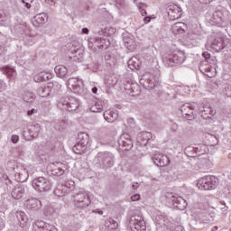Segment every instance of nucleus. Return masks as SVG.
<instances>
[{
  "instance_id": "37",
  "label": "nucleus",
  "mask_w": 231,
  "mask_h": 231,
  "mask_svg": "<svg viewBox=\"0 0 231 231\" xmlns=\"http://www.w3.org/2000/svg\"><path fill=\"white\" fill-rule=\"evenodd\" d=\"M53 75L50 72H40L34 76L35 82H39V79H52Z\"/></svg>"
},
{
  "instance_id": "26",
  "label": "nucleus",
  "mask_w": 231,
  "mask_h": 231,
  "mask_svg": "<svg viewBox=\"0 0 231 231\" xmlns=\"http://www.w3.org/2000/svg\"><path fill=\"white\" fill-rule=\"evenodd\" d=\"M213 24H220L223 23V13L221 11H216L210 19Z\"/></svg>"
},
{
  "instance_id": "10",
  "label": "nucleus",
  "mask_w": 231,
  "mask_h": 231,
  "mask_svg": "<svg viewBox=\"0 0 231 231\" xmlns=\"http://www.w3.org/2000/svg\"><path fill=\"white\" fill-rule=\"evenodd\" d=\"M49 171H51L53 176H62L64 171H66V165L61 162L51 163L48 166Z\"/></svg>"
},
{
  "instance_id": "31",
  "label": "nucleus",
  "mask_w": 231,
  "mask_h": 231,
  "mask_svg": "<svg viewBox=\"0 0 231 231\" xmlns=\"http://www.w3.org/2000/svg\"><path fill=\"white\" fill-rule=\"evenodd\" d=\"M2 71L4 75H6L7 79L15 78V69L14 68H11L10 66H5L2 68Z\"/></svg>"
},
{
  "instance_id": "59",
  "label": "nucleus",
  "mask_w": 231,
  "mask_h": 231,
  "mask_svg": "<svg viewBox=\"0 0 231 231\" xmlns=\"http://www.w3.org/2000/svg\"><path fill=\"white\" fill-rule=\"evenodd\" d=\"M23 3L26 6V8H32V5L25 3L24 0H23Z\"/></svg>"
},
{
  "instance_id": "36",
  "label": "nucleus",
  "mask_w": 231,
  "mask_h": 231,
  "mask_svg": "<svg viewBox=\"0 0 231 231\" xmlns=\"http://www.w3.org/2000/svg\"><path fill=\"white\" fill-rule=\"evenodd\" d=\"M23 100L27 103L33 102L35 100V94L29 91H25L23 94Z\"/></svg>"
},
{
  "instance_id": "54",
  "label": "nucleus",
  "mask_w": 231,
  "mask_h": 231,
  "mask_svg": "<svg viewBox=\"0 0 231 231\" xmlns=\"http://www.w3.org/2000/svg\"><path fill=\"white\" fill-rule=\"evenodd\" d=\"M202 5H208L209 3H212L214 0H199Z\"/></svg>"
},
{
  "instance_id": "48",
  "label": "nucleus",
  "mask_w": 231,
  "mask_h": 231,
  "mask_svg": "<svg viewBox=\"0 0 231 231\" xmlns=\"http://www.w3.org/2000/svg\"><path fill=\"white\" fill-rule=\"evenodd\" d=\"M6 89V83L0 80V91H5Z\"/></svg>"
},
{
  "instance_id": "1",
  "label": "nucleus",
  "mask_w": 231,
  "mask_h": 231,
  "mask_svg": "<svg viewBox=\"0 0 231 231\" xmlns=\"http://www.w3.org/2000/svg\"><path fill=\"white\" fill-rule=\"evenodd\" d=\"M95 169H109L115 165V156L109 152H99L92 162Z\"/></svg>"
},
{
  "instance_id": "61",
  "label": "nucleus",
  "mask_w": 231,
  "mask_h": 231,
  "mask_svg": "<svg viewBox=\"0 0 231 231\" xmlns=\"http://www.w3.org/2000/svg\"><path fill=\"white\" fill-rule=\"evenodd\" d=\"M54 194H56L57 196H60V195L59 194V189H56V190L54 191Z\"/></svg>"
},
{
  "instance_id": "17",
  "label": "nucleus",
  "mask_w": 231,
  "mask_h": 231,
  "mask_svg": "<svg viewBox=\"0 0 231 231\" xmlns=\"http://www.w3.org/2000/svg\"><path fill=\"white\" fill-rule=\"evenodd\" d=\"M35 226L38 228V231H57V228H55V226L42 220L36 221Z\"/></svg>"
},
{
  "instance_id": "13",
  "label": "nucleus",
  "mask_w": 231,
  "mask_h": 231,
  "mask_svg": "<svg viewBox=\"0 0 231 231\" xmlns=\"http://www.w3.org/2000/svg\"><path fill=\"white\" fill-rule=\"evenodd\" d=\"M171 201L173 207L178 208V210H185V208H187V200H185V199L182 197L172 195L171 197Z\"/></svg>"
},
{
  "instance_id": "42",
  "label": "nucleus",
  "mask_w": 231,
  "mask_h": 231,
  "mask_svg": "<svg viewBox=\"0 0 231 231\" xmlns=\"http://www.w3.org/2000/svg\"><path fill=\"white\" fill-rule=\"evenodd\" d=\"M61 187H63V190H66V189H75V182L73 180H68L64 183V185H61Z\"/></svg>"
},
{
  "instance_id": "64",
  "label": "nucleus",
  "mask_w": 231,
  "mask_h": 231,
  "mask_svg": "<svg viewBox=\"0 0 231 231\" xmlns=\"http://www.w3.org/2000/svg\"><path fill=\"white\" fill-rule=\"evenodd\" d=\"M23 136H26V131L23 130Z\"/></svg>"
},
{
  "instance_id": "39",
  "label": "nucleus",
  "mask_w": 231,
  "mask_h": 231,
  "mask_svg": "<svg viewBox=\"0 0 231 231\" xmlns=\"http://www.w3.org/2000/svg\"><path fill=\"white\" fill-rule=\"evenodd\" d=\"M185 60V59L181 56H180L179 54H173L171 58H170V62H172L173 64H181L183 63Z\"/></svg>"
},
{
  "instance_id": "14",
  "label": "nucleus",
  "mask_w": 231,
  "mask_h": 231,
  "mask_svg": "<svg viewBox=\"0 0 231 231\" xmlns=\"http://www.w3.org/2000/svg\"><path fill=\"white\" fill-rule=\"evenodd\" d=\"M152 162L157 165V167H165V165L170 163L171 161L167 155L155 153L152 157Z\"/></svg>"
},
{
  "instance_id": "6",
  "label": "nucleus",
  "mask_w": 231,
  "mask_h": 231,
  "mask_svg": "<svg viewBox=\"0 0 231 231\" xmlns=\"http://www.w3.org/2000/svg\"><path fill=\"white\" fill-rule=\"evenodd\" d=\"M216 185H217V179L214 176L203 177L198 182L199 189H203L204 190H212V189H216Z\"/></svg>"
},
{
  "instance_id": "7",
  "label": "nucleus",
  "mask_w": 231,
  "mask_h": 231,
  "mask_svg": "<svg viewBox=\"0 0 231 231\" xmlns=\"http://www.w3.org/2000/svg\"><path fill=\"white\" fill-rule=\"evenodd\" d=\"M197 109H198V106L190 103H185L180 106L182 116L184 118H187V120L196 119V114H194V111H196Z\"/></svg>"
},
{
  "instance_id": "58",
  "label": "nucleus",
  "mask_w": 231,
  "mask_h": 231,
  "mask_svg": "<svg viewBox=\"0 0 231 231\" xmlns=\"http://www.w3.org/2000/svg\"><path fill=\"white\" fill-rule=\"evenodd\" d=\"M82 32L88 34V33H89V29H88V28H83V29H82Z\"/></svg>"
},
{
  "instance_id": "8",
  "label": "nucleus",
  "mask_w": 231,
  "mask_h": 231,
  "mask_svg": "<svg viewBox=\"0 0 231 231\" xmlns=\"http://www.w3.org/2000/svg\"><path fill=\"white\" fill-rule=\"evenodd\" d=\"M68 87L70 91H73V93H80L84 87V81L78 78H69L68 79Z\"/></svg>"
},
{
  "instance_id": "12",
  "label": "nucleus",
  "mask_w": 231,
  "mask_h": 231,
  "mask_svg": "<svg viewBox=\"0 0 231 231\" xmlns=\"http://www.w3.org/2000/svg\"><path fill=\"white\" fill-rule=\"evenodd\" d=\"M166 12L168 14V17H170L171 21H175V19H180V17H181V9L177 5H168Z\"/></svg>"
},
{
  "instance_id": "47",
  "label": "nucleus",
  "mask_w": 231,
  "mask_h": 231,
  "mask_svg": "<svg viewBox=\"0 0 231 231\" xmlns=\"http://www.w3.org/2000/svg\"><path fill=\"white\" fill-rule=\"evenodd\" d=\"M38 110L37 108H32L31 110L27 111L28 116H32V115H37Z\"/></svg>"
},
{
  "instance_id": "27",
  "label": "nucleus",
  "mask_w": 231,
  "mask_h": 231,
  "mask_svg": "<svg viewBox=\"0 0 231 231\" xmlns=\"http://www.w3.org/2000/svg\"><path fill=\"white\" fill-rule=\"evenodd\" d=\"M54 71L60 79H64L68 75V69L63 65H58L55 67Z\"/></svg>"
},
{
  "instance_id": "51",
  "label": "nucleus",
  "mask_w": 231,
  "mask_h": 231,
  "mask_svg": "<svg viewBox=\"0 0 231 231\" xmlns=\"http://www.w3.org/2000/svg\"><path fill=\"white\" fill-rule=\"evenodd\" d=\"M131 199H132L133 201H139V199H140V194H135V195L132 196V197H131Z\"/></svg>"
},
{
  "instance_id": "22",
  "label": "nucleus",
  "mask_w": 231,
  "mask_h": 231,
  "mask_svg": "<svg viewBox=\"0 0 231 231\" xmlns=\"http://www.w3.org/2000/svg\"><path fill=\"white\" fill-rule=\"evenodd\" d=\"M120 142L124 147H127V149H131L133 147V140L131 139V135L129 134H123L120 137Z\"/></svg>"
},
{
  "instance_id": "45",
  "label": "nucleus",
  "mask_w": 231,
  "mask_h": 231,
  "mask_svg": "<svg viewBox=\"0 0 231 231\" xmlns=\"http://www.w3.org/2000/svg\"><path fill=\"white\" fill-rule=\"evenodd\" d=\"M105 32L106 35L111 36L116 33V29H115L114 27H109V28H106Z\"/></svg>"
},
{
  "instance_id": "56",
  "label": "nucleus",
  "mask_w": 231,
  "mask_h": 231,
  "mask_svg": "<svg viewBox=\"0 0 231 231\" xmlns=\"http://www.w3.org/2000/svg\"><path fill=\"white\" fill-rule=\"evenodd\" d=\"M134 190H136V189H138L139 185H138V182H135L132 185Z\"/></svg>"
},
{
  "instance_id": "35",
  "label": "nucleus",
  "mask_w": 231,
  "mask_h": 231,
  "mask_svg": "<svg viewBox=\"0 0 231 231\" xmlns=\"http://www.w3.org/2000/svg\"><path fill=\"white\" fill-rule=\"evenodd\" d=\"M88 151V146H82L79 143L73 147L75 154H84Z\"/></svg>"
},
{
  "instance_id": "9",
  "label": "nucleus",
  "mask_w": 231,
  "mask_h": 231,
  "mask_svg": "<svg viewBox=\"0 0 231 231\" xmlns=\"http://www.w3.org/2000/svg\"><path fill=\"white\" fill-rule=\"evenodd\" d=\"M140 85L144 88V89H154L158 86V81L154 80V78L151 75H145L140 79Z\"/></svg>"
},
{
  "instance_id": "24",
  "label": "nucleus",
  "mask_w": 231,
  "mask_h": 231,
  "mask_svg": "<svg viewBox=\"0 0 231 231\" xmlns=\"http://www.w3.org/2000/svg\"><path fill=\"white\" fill-rule=\"evenodd\" d=\"M50 93H51V84L48 86L40 87L37 89V94L39 97H50Z\"/></svg>"
},
{
  "instance_id": "30",
  "label": "nucleus",
  "mask_w": 231,
  "mask_h": 231,
  "mask_svg": "<svg viewBox=\"0 0 231 231\" xmlns=\"http://www.w3.org/2000/svg\"><path fill=\"white\" fill-rule=\"evenodd\" d=\"M14 32L19 35H24L28 32V26L26 23H17L14 25Z\"/></svg>"
},
{
  "instance_id": "16",
  "label": "nucleus",
  "mask_w": 231,
  "mask_h": 231,
  "mask_svg": "<svg viewBox=\"0 0 231 231\" xmlns=\"http://www.w3.org/2000/svg\"><path fill=\"white\" fill-rule=\"evenodd\" d=\"M24 192H26L24 185L20 184L13 189L11 192L12 198H14V199H21V198L24 196Z\"/></svg>"
},
{
  "instance_id": "33",
  "label": "nucleus",
  "mask_w": 231,
  "mask_h": 231,
  "mask_svg": "<svg viewBox=\"0 0 231 231\" xmlns=\"http://www.w3.org/2000/svg\"><path fill=\"white\" fill-rule=\"evenodd\" d=\"M205 149H207V146H205L204 144H197L192 148L191 151L195 152V154L201 156L202 154H205V152H207Z\"/></svg>"
},
{
  "instance_id": "53",
  "label": "nucleus",
  "mask_w": 231,
  "mask_h": 231,
  "mask_svg": "<svg viewBox=\"0 0 231 231\" xmlns=\"http://www.w3.org/2000/svg\"><path fill=\"white\" fill-rule=\"evenodd\" d=\"M173 231H185L181 226H177L173 228Z\"/></svg>"
},
{
  "instance_id": "52",
  "label": "nucleus",
  "mask_w": 231,
  "mask_h": 231,
  "mask_svg": "<svg viewBox=\"0 0 231 231\" xmlns=\"http://www.w3.org/2000/svg\"><path fill=\"white\" fill-rule=\"evenodd\" d=\"M42 107H44V110L46 111V109H48V107H50V102L45 101L42 103Z\"/></svg>"
},
{
  "instance_id": "3",
  "label": "nucleus",
  "mask_w": 231,
  "mask_h": 231,
  "mask_svg": "<svg viewBox=\"0 0 231 231\" xmlns=\"http://www.w3.org/2000/svg\"><path fill=\"white\" fill-rule=\"evenodd\" d=\"M128 228L131 231H145L147 226L143 220V217L140 215H133L128 218Z\"/></svg>"
},
{
  "instance_id": "5",
  "label": "nucleus",
  "mask_w": 231,
  "mask_h": 231,
  "mask_svg": "<svg viewBox=\"0 0 231 231\" xmlns=\"http://www.w3.org/2000/svg\"><path fill=\"white\" fill-rule=\"evenodd\" d=\"M32 187L37 192H48L51 189V181L44 177H38L32 180Z\"/></svg>"
},
{
  "instance_id": "20",
  "label": "nucleus",
  "mask_w": 231,
  "mask_h": 231,
  "mask_svg": "<svg viewBox=\"0 0 231 231\" xmlns=\"http://www.w3.org/2000/svg\"><path fill=\"white\" fill-rule=\"evenodd\" d=\"M156 226L157 228H165L169 226V218L163 215H158L156 217Z\"/></svg>"
},
{
  "instance_id": "55",
  "label": "nucleus",
  "mask_w": 231,
  "mask_h": 231,
  "mask_svg": "<svg viewBox=\"0 0 231 231\" xmlns=\"http://www.w3.org/2000/svg\"><path fill=\"white\" fill-rule=\"evenodd\" d=\"M202 55H203L204 59H206V60L210 59V53H208V51L204 52Z\"/></svg>"
},
{
  "instance_id": "60",
  "label": "nucleus",
  "mask_w": 231,
  "mask_h": 231,
  "mask_svg": "<svg viewBox=\"0 0 231 231\" xmlns=\"http://www.w3.org/2000/svg\"><path fill=\"white\" fill-rule=\"evenodd\" d=\"M97 91H98V88L97 87H94L92 88V93L97 94Z\"/></svg>"
},
{
  "instance_id": "50",
  "label": "nucleus",
  "mask_w": 231,
  "mask_h": 231,
  "mask_svg": "<svg viewBox=\"0 0 231 231\" xmlns=\"http://www.w3.org/2000/svg\"><path fill=\"white\" fill-rule=\"evenodd\" d=\"M11 141L13 143H17V142H19V137L17 135H12Z\"/></svg>"
},
{
  "instance_id": "25",
  "label": "nucleus",
  "mask_w": 231,
  "mask_h": 231,
  "mask_svg": "<svg viewBox=\"0 0 231 231\" xmlns=\"http://www.w3.org/2000/svg\"><path fill=\"white\" fill-rule=\"evenodd\" d=\"M48 22V15L44 13L39 14L36 16H34V26H38L39 24H44V23Z\"/></svg>"
},
{
  "instance_id": "11",
  "label": "nucleus",
  "mask_w": 231,
  "mask_h": 231,
  "mask_svg": "<svg viewBox=\"0 0 231 231\" xmlns=\"http://www.w3.org/2000/svg\"><path fill=\"white\" fill-rule=\"evenodd\" d=\"M123 42L129 50V51H134L136 50V42L134 41V36L129 34V33H124L123 34Z\"/></svg>"
},
{
  "instance_id": "40",
  "label": "nucleus",
  "mask_w": 231,
  "mask_h": 231,
  "mask_svg": "<svg viewBox=\"0 0 231 231\" xmlns=\"http://www.w3.org/2000/svg\"><path fill=\"white\" fill-rule=\"evenodd\" d=\"M17 219L22 221L23 223H26L28 221V217H26V213L23 211H17L16 212Z\"/></svg>"
},
{
  "instance_id": "41",
  "label": "nucleus",
  "mask_w": 231,
  "mask_h": 231,
  "mask_svg": "<svg viewBox=\"0 0 231 231\" xmlns=\"http://www.w3.org/2000/svg\"><path fill=\"white\" fill-rule=\"evenodd\" d=\"M18 176L20 177V181H26V180H28V177H29L28 171L23 169L22 172L18 173Z\"/></svg>"
},
{
  "instance_id": "29",
  "label": "nucleus",
  "mask_w": 231,
  "mask_h": 231,
  "mask_svg": "<svg viewBox=\"0 0 231 231\" xmlns=\"http://www.w3.org/2000/svg\"><path fill=\"white\" fill-rule=\"evenodd\" d=\"M105 226L108 231L116 230V228H118V222L115 221L113 218H109L105 221Z\"/></svg>"
},
{
  "instance_id": "49",
  "label": "nucleus",
  "mask_w": 231,
  "mask_h": 231,
  "mask_svg": "<svg viewBox=\"0 0 231 231\" xmlns=\"http://www.w3.org/2000/svg\"><path fill=\"white\" fill-rule=\"evenodd\" d=\"M90 111H92V113H100V110H98V108L96 107V106L94 104L90 107Z\"/></svg>"
},
{
  "instance_id": "2",
  "label": "nucleus",
  "mask_w": 231,
  "mask_h": 231,
  "mask_svg": "<svg viewBox=\"0 0 231 231\" xmlns=\"http://www.w3.org/2000/svg\"><path fill=\"white\" fill-rule=\"evenodd\" d=\"M72 202L76 208H88L91 203L89 195L86 191L75 192L72 196Z\"/></svg>"
},
{
  "instance_id": "46",
  "label": "nucleus",
  "mask_w": 231,
  "mask_h": 231,
  "mask_svg": "<svg viewBox=\"0 0 231 231\" xmlns=\"http://www.w3.org/2000/svg\"><path fill=\"white\" fill-rule=\"evenodd\" d=\"M94 106L98 109V111H102V109L104 108L102 101H95Z\"/></svg>"
},
{
  "instance_id": "15",
  "label": "nucleus",
  "mask_w": 231,
  "mask_h": 231,
  "mask_svg": "<svg viewBox=\"0 0 231 231\" xmlns=\"http://www.w3.org/2000/svg\"><path fill=\"white\" fill-rule=\"evenodd\" d=\"M25 207L29 210H40L42 203L37 199H29L25 201Z\"/></svg>"
},
{
  "instance_id": "21",
  "label": "nucleus",
  "mask_w": 231,
  "mask_h": 231,
  "mask_svg": "<svg viewBox=\"0 0 231 231\" xmlns=\"http://www.w3.org/2000/svg\"><path fill=\"white\" fill-rule=\"evenodd\" d=\"M77 143L81 144L82 147H88L89 143V135L87 133H79Z\"/></svg>"
},
{
  "instance_id": "19",
  "label": "nucleus",
  "mask_w": 231,
  "mask_h": 231,
  "mask_svg": "<svg viewBox=\"0 0 231 231\" xmlns=\"http://www.w3.org/2000/svg\"><path fill=\"white\" fill-rule=\"evenodd\" d=\"M171 32L174 35H181L185 33V23L179 22L172 25Z\"/></svg>"
},
{
  "instance_id": "23",
  "label": "nucleus",
  "mask_w": 231,
  "mask_h": 231,
  "mask_svg": "<svg viewBox=\"0 0 231 231\" xmlns=\"http://www.w3.org/2000/svg\"><path fill=\"white\" fill-rule=\"evenodd\" d=\"M104 118L106 122H109V124H113V122L118 118V113L113 110H106L104 113Z\"/></svg>"
},
{
  "instance_id": "57",
  "label": "nucleus",
  "mask_w": 231,
  "mask_h": 231,
  "mask_svg": "<svg viewBox=\"0 0 231 231\" xmlns=\"http://www.w3.org/2000/svg\"><path fill=\"white\" fill-rule=\"evenodd\" d=\"M144 23H151V17L147 16L143 18Z\"/></svg>"
},
{
  "instance_id": "34",
  "label": "nucleus",
  "mask_w": 231,
  "mask_h": 231,
  "mask_svg": "<svg viewBox=\"0 0 231 231\" xmlns=\"http://www.w3.org/2000/svg\"><path fill=\"white\" fill-rule=\"evenodd\" d=\"M12 21L10 15L8 14H1L0 16V26H10Z\"/></svg>"
},
{
  "instance_id": "43",
  "label": "nucleus",
  "mask_w": 231,
  "mask_h": 231,
  "mask_svg": "<svg viewBox=\"0 0 231 231\" xmlns=\"http://www.w3.org/2000/svg\"><path fill=\"white\" fill-rule=\"evenodd\" d=\"M138 8H139L143 17H145V15H147V11H145V9H144L145 8V4L139 3L138 4Z\"/></svg>"
},
{
  "instance_id": "38",
  "label": "nucleus",
  "mask_w": 231,
  "mask_h": 231,
  "mask_svg": "<svg viewBox=\"0 0 231 231\" xmlns=\"http://www.w3.org/2000/svg\"><path fill=\"white\" fill-rule=\"evenodd\" d=\"M225 43H223V41H217L215 40L212 44L213 50H216V51H221V50H225Z\"/></svg>"
},
{
  "instance_id": "62",
  "label": "nucleus",
  "mask_w": 231,
  "mask_h": 231,
  "mask_svg": "<svg viewBox=\"0 0 231 231\" xmlns=\"http://www.w3.org/2000/svg\"><path fill=\"white\" fill-rule=\"evenodd\" d=\"M218 229V227H217V226H214L213 228H212V231H216V230H217Z\"/></svg>"
},
{
  "instance_id": "4",
  "label": "nucleus",
  "mask_w": 231,
  "mask_h": 231,
  "mask_svg": "<svg viewBox=\"0 0 231 231\" xmlns=\"http://www.w3.org/2000/svg\"><path fill=\"white\" fill-rule=\"evenodd\" d=\"M79 99L73 97H68L66 98H61L57 104L60 109L65 111H77L79 109Z\"/></svg>"
},
{
  "instance_id": "44",
  "label": "nucleus",
  "mask_w": 231,
  "mask_h": 231,
  "mask_svg": "<svg viewBox=\"0 0 231 231\" xmlns=\"http://www.w3.org/2000/svg\"><path fill=\"white\" fill-rule=\"evenodd\" d=\"M224 94L226 97H231V85L226 84L224 88Z\"/></svg>"
},
{
  "instance_id": "18",
  "label": "nucleus",
  "mask_w": 231,
  "mask_h": 231,
  "mask_svg": "<svg viewBox=\"0 0 231 231\" xmlns=\"http://www.w3.org/2000/svg\"><path fill=\"white\" fill-rule=\"evenodd\" d=\"M214 115H216V110L210 106H204L200 111V116L204 120H209Z\"/></svg>"
},
{
  "instance_id": "63",
  "label": "nucleus",
  "mask_w": 231,
  "mask_h": 231,
  "mask_svg": "<svg viewBox=\"0 0 231 231\" xmlns=\"http://www.w3.org/2000/svg\"><path fill=\"white\" fill-rule=\"evenodd\" d=\"M98 214H99L100 216H102V214H104V211L100 210V211H98Z\"/></svg>"
},
{
  "instance_id": "32",
  "label": "nucleus",
  "mask_w": 231,
  "mask_h": 231,
  "mask_svg": "<svg viewBox=\"0 0 231 231\" xmlns=\"http://www.w3.org/2000/svg\"><path fill=\"white\" fill-rule=\"evenodd\" d=\"M128 67L130 69H138L140 68V60L136 57H132L128 60Z\"/></svg>"
},
{
  "instance_id": "28",
  "label": "nucleus",
  "mask_w": 231,
  "mask_h": 231,
  "mask_svg": "<svg viewBox=\"0 0 231 231\" xmlns=\"http://www.w3.org/2000/svg\"><path fill=\"white\" fill-rule=\"evenodd\" d=\"M28 131L31 138H37L39 136V132L41 131V125L37 124L31 125Z\"/></svg>"
}]
</instances>
